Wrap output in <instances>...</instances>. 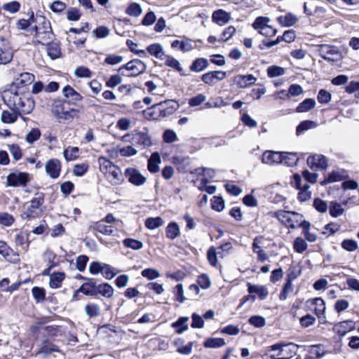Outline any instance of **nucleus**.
I'll return each instance as SVG.
<instances>
[{
	"label": "nucleus",
	"mask_w": 359,
	"mask_h": 359,
	"mask_svg": "<svg viewBox=\"0 0 359 359\" xmlns=\"http://www.w3.org/2000/svg\"><path fill=\"white\" fill-rule=\"evenodd\" d=\"M62 93L65 97V100L73 106L76 105L83 99L82 95L69 85L62 88Z\"/></svg>",
	"instance_id": "obj_13"
},
{
	"label": "nucleus",
	"mask_w": 359,
	"mask_h": 359,
	"mask_svg": "<svg viewBox=\"0 0 359 359\" xmlns=\"http://www.w3.org/2000/svg\"><path fill=\"white\" fill-rule=\"evenodd\" d=\"M143 113L144 117L150 120H158L163 117L161 111H160L158 102L144 110Z\"/></svg>",
	"instance_id": "obj_29"
},
{
	"label": "nucleus",
	"mask_w": 359,
	"mask_h": 359,
	"mask_svg": "<svg viewBox=\"0 0 359 359\" xmlns=\"http://www.w3.org/2000/svg\"><path fill=\"white\" fill-rule=\"evenodd\" d=\"M147 50L149 54L160 60L163 59L165 55L163 48L159 43H153L149 46Z\"/></svg>",
	"instance_id": "obj_36"
},
{
	"label": "nucleus",
	"mask_w": 359,
	"mask_h": 359,
	"mask_svg": "<svg viewBox=\"0 0 359 359\" xmlns=\"http://www.w3.org/2000/svg\"><path fill=\"white\" fill-rule=\"evenodd\" d=\"M46 44L48 45L47 53L48 56L53 60L59 57L60 55V48L59 46L56 43H50V42Z\"/></svg>",
	"instance_id": "obj_48"
},
{
	"label": "nucleus",
	"mask_w": 359,
	"mask_h": 359,
	"mask_svg": "<svg viewBox=\"0 0 359 359\" xmlns=\"http://www.w3.org/2000/svg\"><path fill=\"white\" fill-rule=\"evenodd\" d=\"M34 106V101L24 93L20 97L19 101L17 102L16 104L11 109L18 113L28 114L32 111Z\"/></svg>",
	"instance_id": "obj_10"
},
{
	"label": "nucleus",
	"mask_w": 359,
	"mask_h": 359,
	"mask_svg": "<svg viewBox=\"0 0 359 359\" xmlns=\"http://www.w3.org/2000/svg\"><path fill=\"white\" fill-rule=\"evenodd\" d=\"M272 216L276 217L282 224L288 226L291 229H295L297 226L294 220L298 222V217H302V215L295 212L285 210H278L272 213Z\"/></svg>",
	"instance_id": "obj_8"
},
{
	"label": "nucleus",
	"mask_w": 359,
	"mask_h": 359,
	"mask_svg": "<svg viewBox=\"0 0 359 359\" xmlns=\"http://www.w3.org/2000/svg\"><path fill=\"white\" fill-rule=\"evenodd\" d=\"M123 243L125 247L133 250H140L143 248V243L141 241L133 238H126Z\"/></svg>",
	"instance_id": "obj_55"
},
{
	"label": "nucleus",
	"mask_w": 359,
	"mask_h": 359,
	"mask_svg": "<svg viewBox=\"0 0 359 359\" xmlns=\"http://www.w3.org/2000/svg\"><path fill=\"white\" fill-rule=\"evenodd\" d=\"M18 115L12 111L4 110L1 113V120L4 123H13L16 121Z\"/></svg>",
	"instance_id": "obj_49"
},
{
	"label": "nucleus",
	"mask_w": 359,
	"mask_h": 359,
	"mask_svg": "<svg viewBox=\"0 0 359 359\" xmlns=\"http://www.w3.org/2000/svg\"><path fill=\"white\" fill-rule=\"evenodd\" d=\"M307 164L311 169H325L327 167V160L322 154H314L307 158Z\"/></svg>",
	"instance_id": "obj_16"
},
{
	"label": "nucleus",
	"mask_w": 359,
	"mask_h": 359,
	"mask_svg": "<svg viewBox=\"0 0 359 359\" xmlns=\"http://www.w3.org/2000/svg\"><path fill=\"white\" fill-rule=\"evenodd\" d=\"M282 359H290L295 355L298 351L299 346L294 343L285 344L282 342Z\"/></svg>",
	"instance_id": "obj_26"
},
{
	"label": "nucleus",
	"mask_w": 359,
	"mask_h": 359,
	"mask_svg": "<svg viewBox=\"0 0 359 359\" xmlns=\"http://www.w3.org/2000/svg\"><path fill=\"white\" fill-rule=\"evenodd\" d=\"M316 102L313 99H306L297 107V111L300 113L308 111L310 109L314 108Z\"/></svg>",
	"instance_id": "obj_42"
},
{
	"label": "nucleus",
	"mask_w": 359,
	"mask_h": 359,
	"mask_svg": "<svg viewBox=\"0 0 359 359\" xmlns=\"http://www.w3.org/2000/svg\"><path fill=\"white\" fill-rule=\"evenodd\" d=\"M141 274L143 277L147 278L149 280H154L160 276L159 272L156 269L152 268L144 269Z\"/></svg>",
	"instance_id": "obj_64"
},
{
	"label": "nucleus",
	"mask_w": 359,
	"mask_h": 359,
	"mask_svg": "<svg viewBox=\"0 0 359 359\" xmlns=\"http://www.w3.org/2000/svg\"><path fill=\"white\" fill-rule=\"evenodd\" d=\"M98 162L101 172L112 186H118L122 184L124 179L119 167L103 156L99 158Z\"/></svg>",
	"instance_id": "obj_1"
},
{
	"label": "nucleus",
	"mask_w": 359,
	"mask_h": 359,
	"mask_svg": "<svg viewBox=\"0 0 359 359\" xmlns=\"http://www.w3.org/2000/svg\"><path fill=\"white\" fill-rule=\"evenodd\" d=\"M65 274L62 272L53 273L50 276L49 285L51 288H59L65 279Z\"/></svg>",
	"instance_id": "obj_34"
},
{
	"label": "nucleus",
	"mask_w": 359,
	"mask_h": 359,
	"mask_svg": "<svg viewBox=\"0 0 359 359\" xmlns=\"http://www.w3.org/2000/svg\"><path fill=\"white\" fill-rule=\"evenodd\" d=\"M294 278L295 277L292 276L291 274L287 275V280L284 284L283 290L279 294V299L281 301L285 300L287 298L289 294L293 291L292 281Z\"/></svg>",
	"instance_id": "obj_32"
},
{
	"label": "nucleus",
	"mask_w": 359,
	"mask_h": 359,
	"mask_svg": "<svg viewBox=\"0 0 359 359\" xmlns=\"http://www.w3.org/2000/svg\"><path fill=\"white\" fill-rule=\"evenodd\" d=\"M25 93V88H20V86H15L14 83H11L6 86L1 93V97L5 104L12 109L17 102L19 101L20 97Z\"/></svg>",
	"instance_id": "obj_5"
},
{
	"label": "nucleus",
	"mask_w": 359,
	"mask_h": 359,
	"mask_svg": "<svg viewBox=\"0 0 359 359\" xmlns=\"http://www.w3.org/2000/svg\"><path fill=\"white\" fill-rule=\"evenodd\" d=\"M318 51L320 57L328 61L338 62L343 58L341 52L335 46L321 44Z\"/></svg>",
	"instance_id": "obj_7"
},
{
	"label": "nucleus",
	"mask_w": 359,
	"mask_h": 359,
	"mask_svg": "<svg viewBox=\"0 0 359 359\" xmlns=\"http://www.w3.org/2000/svg\"><path fill=\"white\" fill-rule=\"evenodd\" d=\"M226 72L222 71H213L204 74L202 76V81L208 85H214L219 81L224 79Z\"/></svg>",
	"instance_id": "obj_20"
},
{
	"label": "nucleus",
	"mask_w": 359,
	"mask_h": 359,
	"mask_svg": "<svg viewBox=\"0 0 359 359\" xmlns=\"http://www.w3.org/2000/svg\"><path fill=\"white\" fill-rule=\"evenodd\" d=\"M44 201L45 194L42 192H36L29 201V205L21 214V218L23 219H32L40 217L43 212L41 206Z\"/></svg>",
	"instance_id": "obj_4"
},
{
	"label": "nucleus",
	"mask_w": 359,
	"mask_h": 359,
	"mask_svg": "<svg viewBox=\"0 0 359 359\" xmlns=\"http://www.w3.org/2000/svg\"><path fill=\"white\" fill-rule=\"evenodd\" d=\"M46 173L53 179H56L60 176L61 170L60 161L56 158L48 160L45 165Z\"/></svg>",
	"instance_id": "obj_17"
},
{
	"label": "nucleus",
	"mask_w": 359,
	"mask_h": 359,
	"mask_svg": "<svg viewBox=\"0 0 359 359\" xmlns=\"http://www.w3.org/2000/svg\"><path fill=\"white\" fill-rule=\"evenodd\" d=\"M79 151L76 147H69L63 151L64 157L67 161L76 160L79 157Z\"/></svg>",
	"instance_id": "obj_39"
},
{
	"label": "nucleus",
	"mask_w": 359,
	"mask_h": 359,
	"mask_svg": "<svg viewBox=\"0 0 359 359\" xmlns=\"http://www.w3.org/2000/svg\"><path fill=\"white\" fill-rule=\"evenodd\" d=\"M306 304L311 305L310 309L314 311L318 318H321L324 316L325 304L323 299L318 297L310 299L306 302Z\"/></svg>",
	"instance_id": "obj_19"
},
{
	"label": "nucleus",
	"mask_w": 359,
	"mask_h": 359,
	"mask_svg": "<svg viewBox=\"0 0 359 359\" xmlns=\"http://www.w3.org/2000/svg\"><path fill=\"white\" fill-rule=\"evenodd\" d=\"M35 25L32 28L35 32L34 38L36 43L41 44L49 43L53 39V33L50 26V22L45 17L42 15H36Z\"/></svg>",
	"instance_id": "obj_2"
},
{
	"label": "nucleus",
	"mask_w": 359,
	"mask_h": 359,
	"mask_svg": "<svg viewBox=\"0 0 359 359\" xmlns=\"http://www.w3.org/2000/svg\"><path fill=\"white\" fill-rule=\"evenodd\" d=\"M34 79V76L29 72H24L20 74L15 81L13 82L15 86L24 88L25 86L31 84Z\"/></svg>",
	"instance_id": "obj_30"
},
{
	"label": "nucleus",
	"mask_w": 359,
	"mask_h": 359,
	"mask_svg": "<svg viewBox=\"0 0 359 359\" xmlns=\"http://www.w3.org/2000/svg\"><path fill=\"white\" fill-rule=\"evenodd\" d=\"M161 60L165 61V66L177 72H180V62L177 59L174 58L172 56L165 54Z\"/></svg>",
	"instance_id": "obj_45"
},
{
	"label": "nucleus",
	"mask_w": 359,
	"mask_h": 359,
	"mask_svg": "<svg viewBox=\"0 0 359 359\" xmlns=\"http://www.w3.org/2000/svg\"><path fill=\"white\" fill-rule=\"evenodd\" d=\"M15 222L14 217L8 212H0V225L11 226Z\"/></svg>",
	"instance_id": "obj_57"
},
{
	"label": "nucleus",
	"mask_w": 359,
	"mask_h": 359,
	"mask_svg": "<svg viewBox=\"0 0 359 359\" xmlns=\"http://www.w3.org/2000/svg\"><path fill=\"white\" fill-rule=\"evenodd\" d=\"M158 103L163 117L172 114L178 107V103L173 100H165Z\"/></svg>",
	"instance_id": "obj_21"
},
{
	"label": "nucleus",
	"mask_w": 359,
	"mask_h": 359,
	"mask_svg": "<svg viewBox=\"0 0 359 359\" xmlns=\"http://www.w3.org/2000/svg\"><path fill=\"white\" fill-rule=\"evenodd\" d=\"M32 292L35 301L39 303L43 302L46 299V291L43 288L39 287H34Z\"/></svg>",
	"instance_id": "obj_50"
},
{
	"label": "nucleus",
	"mask_w": 359,
	"mask_h": 359,
	"mask_svg": "<svg viewBox=\"0 0 359 359\" xmlns=\"http://www.w3.org/2000/svg\"><path fill=\"white\" fill-rule=\"evenodd\" d=\"M13 52L4 38L0 37V65H7L13 59Z\"/></svg>",
	"instance_id": "obj_14"
},
{
	"label": "nucleus",
	"mask_w": 359,
	"mask_h": 359,
	"mask_svg": "<svg viewBox=\"0 0 359 359\" xmlns=\"http://www.w3.org/2000/svg\"><path fill=\"white\" fill-rule=\"evenodd\" d=\"M282 154V161L280 163H283L287 166L292 167L295 165L298 161L299 158L297 156V154L292 152H281Z\"/></svg>",
	"instance_id": "obj_33"
},
{
	"label": "nucleus",
	"mask_w": 359,
	"mask_h": 359,
	"mask_svg": "<svg viewBox=\"0 0 359 359\" xmlns=\"http://www.w3.org/2000/svg\"><path fill=\"white\" fill-rule=\"evenodd\" d=\"M248 291L249 294H257L259 298L262 300L265 299L269 294L267 288L263 285H252L250 283H248Z\"/></svg>",
	"instance_id": "obj_25"
},
{
	"label": "nucleus",
	"mask_w": 359,
	"mask_h": 359,
	"mask_svg": "<svg viewBox=\"0 0 359 359\" xmlns=\"http://www.w3.org/2000/svg\"><path fill=\"white\" fill-rule=\"evenodd\" d=\"M281 152L266 151L262 155V163L268 165L280 163L282 161Z\"/></svg>",
	"instance_id": "obj_22"
},
{
	"label": "nucleus",
	"mask_w": 359,
	"mask_h": 359,
	"mask_svg": "<svg viewBox=\"0 0 359 359\" xmlns=\"http://www.w3.org/2000/svg\"><path fill=\"white\" fill-rule=\"evenodd\" d=\"M41 136V132L38 128L32 129L26 135L25 140L29 143L32 144L39 139Z\"/></svg>",
	"instance_id": "obj_61"
},
{
	"label": "nucleus",
	"mask_w": 359,
	"mask_h": 359,
	"mask_svg": "<svg viewBox=\"0 0 359 359\" xmlns=\"http://www.w3.org/2000/svg\"><path fill=\"white\" fill-rule=\"evenodd\" d=\"M181 172L187 173L189 172L191 175H195L197 176H202L203 177L208 178V181L209 179H212L215 177V172L212 168H183L182 170H181Z\"/></svg>",
	"instance_id": "obj_15"
},
{
	"label": "nucleus",
	"mask_w": 359,
	"mask_h": 359,
	"mask_svg": "<svg viewBox=\"0 0 359 359\" xmlns=\"http://www.w3.org/2000/svg\"><path fill=\"white\" fill-rule=\"evenodd\" d=\"M316 124L312 121H304L301 122L297 127L296 133L297 135H299L305 130L315 128Z\"/></svg>",
	"instance_id": "obj_58"
},
{
	"label": "nucleus",
	"mask_w": 359,
	"mask_h": 359,
	"mask_svg": "<svg viewBox=\"0 0 359 359\" xmlns=\"http://www.w3.org/2000/svg\"><path fill=\"white\" fill-rule=\"evenodd\" d=\"M85 311L89 317H96L99 316L100 309L99 306L95 304H88L85 306Z\"/></svg>",
	"instance_id": "obj_56"
},
{
	"label": "nucleus",
	"mask_w": 359,
	"mask_h": 359,
	"mask_svg": "<svg viewBox=\"0 0 359 359\" xmlns=\"http://www.w3.org/2000/svg\"><path fill=\"white\" fill-rule=\"evenodd\" d=\"M341 248L348 252H353L358 249V243L355 240L345 239L341 242Z\"/></svg>",
	"instance_id": "obj_59"
},
{
	"label": "nucleus",
	"mask_w": 359,
	"mask_h": 359,
	"mask_svg": "<svg viewBox=\"0 0 359 359\" xmlns=\"http://www.w3.org/2000/svg\"><path fill=\"white\" fill-rule=\"evenodd\" d=\"M257 81V78L252 74L242 75L238 74L233 77V82L240 88H248L253 85Z\"/></svg>",
	"instance_id": "obj_18"
},
{
	"label": "nucleus",
	"mask_w": 359,
	"mask_h": 359,
	"mask_svg": "<svg viewBox=\"0 0 359 359\" xmlns=\"http://www.w3.org/2000/svg\"><path fill=\"white\" fill-rule=\"evenodd\" d=\"M211 201L213 210L220 212L224 208V201L221 196H215Z\"/></svg>",
	"instance_id": "obj_62"
},
{
	"label": "nucleus",
	"mask_w": 359,
	"mask_h": 359,
	"mask_svg": "<svg viewBox=\"0 0 359 359\" xmlns=\"http://www.w3.org/2000/svg\"><path fill=\"white\" fill-rule=\"evenodd\" d=\"M344 209L342 208L341 204L332 201L330 203V214L332 217H337L343 214Z\"/></svg>",
	"instance_id": "obj_53"
},
{
	"label": "nucleus",
	"mask_w": 359,
	"mask_h": 359,
	"mask_svg": "<svg viewBox=\"0 0 359 359\" xmlns=\"http://www.w3.org/2000/svg\"><path fill=\"white\" fill-rule=\"evenodd\" d=\"M225 345L224 339L222 338H208L204 342L205 348H219Z\"/></svg>",
	"instance_id": "obj_44"
},
{
	"label": "nucleus",
	"mask_w": 359,
	"mask_h": 359,
	"mask_svg": "<svg viewBox=\"0 0 359 359\" xmlns=\"http://www.w3.org/2000/svg\"><path fill=\"white\" fill-rule=\"evenodd\" d=\"M161 159L158 152L153 153L148 160L147 168L151 173H156L158 171V165L161 163Z\"/></svg>",
	"instance_id": "obj_31"
},
{
	"label": "nucleus",
	"mask_w": 359,
	"mask_h": 359,
	"mask_svg": "<svg viewBox=\"0 0 359 359\" xmlns=\"http://www.w3.org/2000/svg\"><path fill=\"white\" fill-rule=\"evenodd\" d=\"M302 178L299 175H294V183L296 187L299 189V192L298 194V200L300 202H305L309 201L311 197V192L309 190L310 186L308 184H304L303 187L301 186Z\"/></svg>",
	"instance_id": "obj_11"
},
{
	"label": "nucleus",
	"mask_w": 359,
	"mask_h": 359,
	"mask_svg": "<svg viewBox=\"0 0 359 359\" xmlns=\"http://www.w3.org/2000/svg\"><path fill=\"white\" fill-rule=\"evenodd\" d=\"M285 74V69L278 66H270L267 69V74L270 78L282 76Z\"/></svg>",
	"instance_id": "obj_54"
},
{
	"label": "nucleus",
	"mask_w": 359,
	"mask_h": 359,
	"mask_svg": "<svg viewBox=\"0 0 359 359\" xmlns=\"http://www.w3.org/2000/svg\"><path fill=\"white\" fill-rule=\"evenodd\" d=\"M208 66V61L205 58H198L195 60L190 66V69L193 72H199L204 70Z\"/></svg>",
	"instance_id": "obj_37"
},
{
	"label": "nucleus",
	"mask_w": 359,
	"mask_h": 359,
	"mask_svg": "<svg viewBox=\"0 0 359 359\" xmlns=\"http://www.w3.org/2000/svg\"><path fill=\"white\" fill-rule=\"evenodd\" d=\"M74 74L79 78H90L92 76L91 71L83 66H80L76 68Z\"/></svg>",
	"instance_id": "obj_60"
},
{
	"label": "nucleus",
	"mask_w": 359,
	"mask_h": 359,
	"mask_svg": "<svg viewBox=\"0 0 359 359\" xmlns=\"http://www.w3.org/2000/svg\"><path fill=\"white\" fill-rule=\"evenodd\" d=\"M132 139L133 144H138L143 148L151 145V141L149 136L144 133H137L133 136Z\"/></svg>",
	"instance_id": "obj_28"
},
{
	"label": "nucleus",
	"mask_w": 359,
	"mask_h": 359,
	"mask_svg": "<svg viewBox=\"0 0 359 359\" xmlns=\"http://www.w3.org/2000/svg\"><path fill=\"white\" fill-rule=\"evenodd\" d=\"M248 323L255 327L260 328L265 325L266 320L263 316L255 315L249 318Z\"/></svg>",
	"instance_id": "obj_52"
},
{
	"label": "nucleus",
	"mask_w": 359,
	"mask_h": 359,
	"mask_svg": "<svg viewBox=\"0 0 359 359\" xmlns=\"http://www.w3.org/2000/svg\"><path fill=\"white\" fill-rule=\"evenodd\" d=\"M217 255L219 254L217 249L215 247H210L208 251L207 256L209 263L213 266H215L217 264Z\"/></svg>",
	"instance_id": "obj_63"
},
{
	"label": "nucleus",
	"mask_w": 359,
	"mask_h": 359,
	"mask_svg": "<svg viewBox=\"0 0 359 359\" xmlns=\"http://www.w3.org/2000/svg\"><path fill=\"white\" fill-rule=\"evenodd\" d=\"M306 242L301 237L295 238L293 243V248L298 253H303L307 249Z\"/></svg>",
	"instance_id": "obj_51"
},
{
	"label": "nucleus",
	"mask_w": 359,
	"mask_h": 359,
	"mask_svg": "<svg viewBox=\"0 0 359 359\" xmlns=\"http://www.w3.org/2000/svg\"><path fill=\"white\" fill-rule=\"evenodd\" d=\"M90 230L100 232L104 235L111 236L114 233V228L111 225H106L104 221L100 220L89 227Z\"/></svg>",
	"instance_id": "obj_23"
},
{
	"label": "nucleus",
	"mask_w": 359,
	"mask_h": 359,
	"mask_svg": "<svg viewBox=\"0 0 359 359\" xmlns=\"http://www.w3.org/2000/svg\"><path fill=\"white\" fill-rule=\"evenodd\" d=\"M278 21L284 27H290L297 22V18L292 13H287L284 16L278 17Z\"/></svg>",
	"instance_id": "obj_38"
},
{
	"label": "nucleus",
	"mask_w": 359,
	"mask_h": 359,
	"mask_svg": "<svg viewBox=\"0 0 359 359\" xmlns=\"http://www.w3.org/2000/svg\"><path fill=\"white\" fill-rule=\"evenodd\" d=\"M29 180V175L27 172H13L7 176L6 184L8 187H25Z\"/></svg>",
	"instance_id": "obj_9"
},
{
	"label": "nucleus",
	"mask_w": 359,
	"mask_h": 359,
	"mask_svg": "<svg viewBox=\"0 0 359 359\" xmlns=\"http://www.w3.org/2000/svg\"><path fill=\"white\" fill-rule=\"evenodd\" d=\"M96 284L94 282L84 283L76 291V293L82 292L86 295H93L95 293V289H97Z\"/></svg>",
	"instance_id": "obj_35"
},
{
	"label": "nucleus",
	"mask_w": 359,
	"mask_h": 359,
	"mask_svg": "<svg viewBox=\"0 0 359 359\" xmlns=\"http://www.w3.org/2000/svg\"><path fill=\"white\" fill-rule=\"evenodd\" d=\"M97 292L104 296L109 298L114 294L113 287L108 283L100 284L97 287Z\"/></svg>",
	"instance_id": "obj_43"
},
{
	"label": "nucleus",
	"mask_w": 359,
	"mask_h": 359,
	"mask_svg": "<svg viewBox=\"0 0 359 359\" xmlns=\"http://www.w3.org/2000/svg\"><path fill=\"white\" fill-rule=\"evenodd\" d=\"M166 236L170 239H175L180 233V229L177 223L173 222L170 223L166 228Z\"/></svg>",
	"instance_id": "obj_40"
},
{
	"label": "nucleus",
	"mask_w": 359,
	"mask_h": 359,
	"mask_svg": "<svg viewBox=\"0 0 359 359\" xmlns=\"http://www.w3.org/2000/svg\"><path fill=\"white\" fill-rule=\"evenodd\" d=\"M354 329V323L352 320H345L334 325L333 330L339 335L344 336L347 332Z\"/></svg>",
	"instance_id": "obj_24"
},
{
	"label": "nucleus",
	"mask_w": 359,
	"mask_h": 359,
	"mask_svg": "<svg viewBox=\"0 0 359 359\" xmlns=\"http://www.w3.org/2000/svg\"><path fill=\"white\" fill-rule=\"evenodd\" d=\"M147 65L139 59H134L118 69V72L126 76H137L145 72Z\"/></svg>",
	"instance_id": "obj_6"
},
{
	"label": "nucleus",
	"mask_w": 359,
	"mask_h": 359,
	"mask_svg": "<svg viewBox=\"0 0 359 359\" xmlns=\"http://www.w3.org/2000/svg\"><path fill=\"white\" fill-rule=\"evenodd\" d=\"M125 175L128 177V181L135 186L143 185L147 180V178L140 173V170L133 168H127L125 171Z\"/></svg>",
	"instance_id": "obj_12"
},
{
	"label": "nucleus",
	"mask_w": 359,
	"mask_h": 359,
	"mask_svg": "<svg viewBox=\"0 0 359 359\" xmlns=\"http://www.w3.org/2000/svg\"><path fill=\"white\" fill-rule=\"evenodd\" d=\"M142 13V7L137 3L130 4L126 10V13L131 17H139Z\"/></svg>",
	"instance_id": "obj_41"
},
{
	"label": "nucleus",
	"mask_w": 359,
	"mask_h": 359,
	"mask_svg": "<svg viewBox=\"0 0 359 359\" xmlns=\"http://www.w3.org/2000/svg\"><path fill=\"white\" fill-rule=\"evenodd\" d=\"M163 219L160 217H149L145 221V226L149 229H155L162 226Z\"/></svg>",
	"instance_id": "obj_46"
},
{
	"label": "nucleus",
	"mask_w": 359,
	"mask_h": 359,
	"mask_svg": "<svg viewBox=\"0 0 359 359\" xmlns=\"http://www.w3.org/2000/svg\"><path fill=\"white\" fill-rule=\"evenodd\" d=\"M72 106L66 100H54L51 104V111L58 119L72 121L79 112Z\"/></svg>",
	"instance_id": "obj_3"
},
{
	"label": "nucleus",
	"mask_w": 359,
	"mask_h": 359,
	"mask_svg": "<svg viewBox=\"0 0 359 359\" xmlns=\"http://www.w3.org/2000/svg\"><path fill=\"white\" fill-rule=\"evenodd\" d=\"M271 20L268 17H257L252 24V27L255 29L259 32L262 30L264 27H266L270 22Z\"/></svg>",
	"instance_id": "obj_47"
},
{
	"label": "nucleus",
	"mask_w": 359,
	"mask_h": 359,
	"mask_svg": "<svg viewBox=\"0 0 359 359\" xmlns=\"http://www.w3.org/2000/svg\"><path fill=\"white\" fill-rule=\"evenodd\" d=\"M212 19L215 23L222 25L227 23L231 20V15L225 11L219 9L213 12Z\"/></svg>",
	"instance_id": "obj_27"
}]
</instances>
